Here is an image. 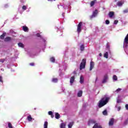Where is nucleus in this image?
Returning <instances> with one entry per match:
<instances>
[{
    "mask_svg": "<svg viewBox=\"0 0 128 128\" xmlns=\"http://www.w3.org/2000/svg\"><path fill=\"white\" fill-rule=\"evenodd\" d=\"M108 100H110V98L104 96V97L100 102L98 104V108H102L104 106H106L107 102H108Z\"/></svg>",
    "mask_w": 128,
    "mask_h": 128,
    "instance_id": "obj_1",
    "label": "nucleus"
},
{
    "mask_svg": "<svg viewBox=\"0 0 128 128\" xmlns=\"http://www.w3.org/2000/svg\"><path fill=\"white\" fill-rule=\"evenodd\" d=\"M86 59H83L82 62L80 64V70H82L83 68H86Z\"/></svg>",
    "mask_w": 128,
    "mask_h": 128,
    "instance_id": "obj_2",
    "label": "nucleus"
},
{
    "mask_svg": "<svg viewBox=\"0 0 128 128\" xmlns=\"http://www.w3.org/2000/svg\"><path fill=\"white\" fill-rule=\"evenodd\" d=\"M82 22H80L77 28V32L78 34L82 32Z\"/></svg>",
    "mask_w": 128,
    "mask_h": 128,
    "instance_id": "obj_3",
    "label": "nucleus"
},
{
    "mask_svg": "<svg viewBox=\"0 0 128 128\" xmlns=\"http://www.w3.org/2000/svg\"><path fill=\"white\" fill-rule=\"evenodd\" d=\"M98 10H96L94 12H93L92 15L90 16V18H96V16H98Z\"/></svg>",
    "mask_w": 128,
    "mask_h": 128,
    "instance_id": "obj_4",
    "label": "nucleus"
},
{
    "mask_svg": "<svg viewBox=\"0 0 128 128\" xmlns=\"http://www.w3.org/2000/svg\"><path fill=\"white\" fill-rule=\"evenodd\" d=\"M36 36H38V38H42V42H44V45L46 46V40L44 38V37L42 36L40 34L38 33L36 34Z\"/></svg>",
    "mask_w": 128,
    "mask_h": 128,
    "instance_id": "obj_5",
    "label": "nucleus"
},
{
    "mask_svg": "<svg viewBox=\"0 0 128 128\" xmlns=\"http://www.w3.org/2000/svg\"><path fill=\"white\" fill-rule=\"evenodd\" d=\"M108 74H105L104 76L103 80L102 81V83L105 84V82H106V81L108 80Z\"/></svg>",
    "mask_w": 128,
    "mask_h": 128,
    "instance_id": "obj_6",
    "label": "nucleus"
},
{
    "mask_svg": "<svg viewBox=\"0 0 128 128\" xmlns=\"http://www.w3.org/2000/svg\"><path fill=\"white\" fill-rule=\"evenodd\" d=\"M62 30H64V28L60 27V28H58L57 27V32H60L59 36H62Z\"/></svg>",
    "mask_w": 128,
    "mask_h": 128,
    "instance_id": "obj_7",
    "label": "nucleus"
},
{
    "mask_svg": "<svg viewBox=\"0 0 128 128\" xmlns=\"http://www.w3.org/2000/svg\"><path fill=\"white\" fill-rule=\"evenodd\" d=\"M94 63L92 62L91 61L90 62V70H92V68H94Z\"/></svg>",
    "mask_w": 128,
    "mask_h": 128,
    "instance_id": "obj_8",
    "label": "nucleus"
},
{
    "mask_svg": "<svg viewBox=\"0 0 128 128\" xmlns=\"http://www.w3.org/2000/svg\"><path fill=\"white\" fill-rule=\"evenodd\" d=\"M124 4V1H119L117 2V6H122V4Z\"/></svg>",
    "mask_w": 128,
    "mask_h": 128,
    "instance_id": "obj_9",
    "label": "nucleus"
},
{
    "mask_svg": "<svg viewBox=\"0 0 128 128\" xmlns=\"http://www.w3.org/2000/svg\"><path fill=\"white\" fill-rule=\"evenodd\" d=\"M26 8H28V6H23L22 7V10L23 11H20V10H18V12H20V14H22V12H24V10H26Z\"/></svg>",
    "mask_w": 128,
    "mask_h": 128,
    "instance_id": "obj_10",
    "label": "nucleus"
},
{
    "mask_svg": "<svg viewBox=\"0 0 128 128\" xmlns=\"http://www.w3.org/2000/svg\"><path fill=\"white\" fill-rule=\"evenodd\" d=\"M96 124V120H89L88 125L90 126V124Z\"/></svg>",
    "mask_w": 128,
    "mask_h": 128,
    "instance_id": "obj_11",
    "label": "nucleus"
},
{
    "mask_svg": "<svg viewBox=\"0 0 128 128\" xmlns=\"http://www.w3.org/2000/svg\"><path fill=\"white\" fill-rule=\"evenodd\" d=\"M74 122H70L68 124V128H72V126H74Z\"/></svg>",
    "mask_w": 128,
    "mask_h": 128,
    "instance_id": "obj_12",
    "label": "nucleus"
},
{
    "mask_svg": "<svg viewBox=\"0 0 128 128\" xmlns=\"http://www.w3.org/2000/svg\"><path fill=\"white\" fill-rule=\"evenodd\" d=\"M74 76H72L70 78V84L72 86V84H74Z\"/></svg>",
    "mask_w": 128,
    "mask_h": 128,
    "instance_id": "obj_13",
    "label": "nucleus"
},
{
    "mask_svg": "<svg viewBox=\"0 0 128 128\" xmlns=\"http://www.w3.org/2000/svg\"><path fill=\"white\" fill-rule=\"evenodd\" d=\"M22 30L26 32H28V28L26 26H22Z\"/></svg>",
    "mask_w": 128,
    "mask_h": 128,
    "instance_id": "obj_14",
    "label": "nucleus"
},
{
    "mask_svg": "<svg viewBox=\"0 0 128 128\" xmlns=\"http://www.w3.org/2000/svg\"><path fill=\"white\" fill-rule=\"evenodd\" d=\"M114 122V119L113 118H111L109 121V126H113Z\"/></svg>",
    "mask_w": 128,
    "mask_h": 128,
    "instance_id": "obj_15",
    "label": "nucleus"
},
{
    "mask_svg": "<svg viewBox=\"0 0 128 128\" xmlns=\"http://www.w3.org/2000/svg\"><path fill=\"white\" fill-rule=\"evenodd\" d=\"M48 114L49 116H50L52 118H54V114L52 113V112L49 111L48 112Z\"/></svg>",
    "mask_w": 128,
    "mask_h": 128,
    "instance_id": "obj_16",
    "label": "nucleus"
},
{
    "mask_svg": "<svg viewBox=\"0 0 128 128\" xmlns=\"http://www.w3.org/2000/svg\"><path fill=\"white\" fill-rule=\"evenodd\" d=\"M27 120H28V122H32L33 118H32V116L29 115V116H28V118H27Z\"/></svg>",
    "mask_w": 128,
    "mask_h": 128,
    "instance_id": "obj_17",
    "label": "nucleus"
},
{
    "mask_svg": "<svg viewBox=\"0 0 128 128\" xmlns=\"http://www.w3.org/2000/svg\"><path fill=\"white\" fill-rule=\"evenodd\" d=\"M60 114H58V113L56 112L55 114V118H56V120H58V118H60Z\"/></svg>",
    "mask_w": 128,
    "mask_h": 128,
    "instance_id": "obj_18",
    "label": "nucleus"
},
{
    "mask_svg": "<svg viewBox=\"0 0 128 128\" xmlns=\"http://www.w3.org/2000/svg\"><path fill=\"white\" fill-rule=\"evenodd\" d=\"M82 96V91L80 90L78 93V96L79 98H80Z\"/></svg>",
    "mask_w": 128,
    "mask_h": 128,
    "instance_id": "obj_19",
    "label": "nucleus"
},
{
    "mask_svg": "<svg viewBox=\"0 0 128 128\" xmlns=\"http://www.w3.org/2000/svg\"><path fill=\"white\" fill-rule=\"evenodd\" d=\"M18 46H19V48H24V44L22 42H19L18 44Z\"/></svg>",
    "mask_w": 128,
    "mask_h": 128,
    "instance_id": "obj_20",
    "label": "nucleus"
},
{
    "mask_svg": "<svg viewBox=\"0 0 128 128\" xmlns=\"http://www.w3.org/2000/svg\"><path fill=\"white\" fill-rule=\"evenodd\" d=\"M93 128H102V126H98L97 123L95 124L94 126H93Z\"/></svg>",
    "mask_w": 128,
    "mask_h": 128,
    "instance_id": "obj_21",
    "label": "nucleus"
},
{
    "mask_svg": "<svg viewBox=\"0 0 128 128\" xmlns=\"http://www.w3.org/2000/svg\"><path fill=\"white\" fill-rule=\"evenodd\" d=\"M96 0H94L92 1V2L90 3V6H93L94 5V4H96Z\"/></svg>",
    "mask_w": 128,
    "mask_h": 128,
    "instance_id": "obj_22",
    "label": "nucleus"
},
{
    "mask_svg": "<svg viewBox=\"0 0 128 128\" xmlns=\"http://www.w3.org/2000/svg\"><path fill=\"white\" fill-rule=\"evenodd\" d=\"M60 128H66V124L62 122L60 125Z\"/></svg>",
    "mask_w": 128,
    "mask_h": 128,
    "instance_id": "obj_23",
    "label": "nucleus"
},
{
    "mask_svg": "<svg viewBox=\"0 0 128 128\" xmlns=\"http://www.w3.org/2000/svg\"><path fill=\"white\" fill-rule=\"evenodd\" d=\"M104 58H108V52H106L104 54Z\"/></svg>",
    "mask_w": 128,
    "mask_h": 128,
    "instance_id": "obj_24",
    "label": "nucleus"
},
{
    "mask_svg": "<svg viewBox=\"0 0 128 128\" xmlns=\"http://www.w3.org/2000/svg\"><path fill=\"white\" fill-rule=\"evenodd\" d=\"M114 12H110L109 13L110 18H112V16H114Z\"/></svg>",
    "mask_w": 128,
    "mask_h": 128,
    "instance_id": "obj_25",
    "label": "nucleus"
},
{
    "mask_svg": "<svg viewBox=\"0 0 128 128\" xmlns=\"http://www.w3.org/2000/svg\"><path fill=\"white\" fill-rule=\"evenodd\" d=\"M58 80V78H52V82H57Z\"/></svg>",
    "mask_w": 128,
    "mask_h": 128,
    "instance_id": "obj_26",
    "label": "nucleus"
},
{
    "mask_svg": "<svg viewBox=\"0 0 128 128\" xmlns=\"http://www.w3.org/2000/svg\"><path fill=\"white\" fill-rule=\"evenodd\" d=\"M4 36H6V33H3V34L0 36V38L1 40H4Z\"/></svg>",
    "mask_w": 128,
    "mask_h": 128,
    "instance_id": "obj_27",
    "label": "nucleus"
},
{
    "mask_svg": "<svg viewBox=\"0 0 128 128\" xmlns=\"http://www.w3.org/2000/svg\"><path fill=\"white\" fill-rule=\"evenodd\" d=\"M80 83L84 84V77L82 76H80Z\"/></svg>",
    "mask_w": 128,
    "mask_h": 128,
    "instance_id": "obj_28",
    "label": "nucleus"
},
{
    "mask_svg": "<svg viewBox=\"0 0 128 128\" xmlns=\"http://www.w3.org/2000/svg\"><path fill=\"white\" fill-rule=\"evenodd\" d=\"M10 40H12L10 37H7V38H5L4 41L5 42H10Z\"/></svg>",
    "mask_w": 128,
    "mask_h": 128,
    "instance_id": "obj_29",
    "label": "nucleus"
},
{
    "mask_svg": "<svg viewBox=\"0 0 128 128\" xmlns=\"http://www.w3.org/2000/svg\"><path fill=\"white\" fill-rule=\"evenodd\" d=\"M48 122L46 121L45 122L44 125V128H48Z\"/></svg>",
    "mask_w": 128,
    "mask_h": 128,
    "instance_id": "obj_30",
    "label": "nucleus"
},
{
    "mask_svg": "<svg viewBox=\"0 0 128 128\" xmlns=\"http://www.w3.org/2000/svg\"><path fill=\"white\" fill-rule=\"evenodd\" d=\"M50 61L52 62H56V59L54 57H52L50 58Z\"/></svg>",
    "mask_w": 128,
    "mask_h": 128,
    "instance_id": "obj_31",
    "label": "nucleus"
},
{
    "mask_svg": "<svg viewBox=\"0 0 128 128\" xmlns=\"http://www.w3.org/2000/svg\"><path fill=\"white\" fill-rule=\"evenodd\" d=\"M80 48L81 52H82V50H84V44H82L80 46Z\"/></svg>",
    "mask_w": 128,
    "mask_h": 128,
    "instance_id": "obj_32",
    "label": "nucleus"
},
{
    "mask_svg": "<svg viewBox=\"0 0 128 128\" xmlns=\"http://www.w3.org/2000/svg\"><path fill=\"white\" fill-rule=\"evenodd\" d=\"M102 114H104V116H106L108 114V112L106 111V110H104V111H103Z\"/></svg>",
    "mask_w": 128,
    "mask_h": 128,
    "instance_id": "obj_33",
    "label": "nucleus"
},
{
    "mask_svg": "<svg viewBox=\"0 0 128 128\" xmlns=\"http://www.w3.org/2000/svg\"><path fill=\"white\" fill-rule=\"evenodd\" d=\"M113 80H118V76H116V75H114L113 76Z\"/></svg>",
    "mask_w": 128,
    "mask_h": 128,
    "instance_id": "obj_34",
    "label": "nucleus"
},
{
    "mask_svg": "<svg viewBox=\"0 0 128 128\" xmlns=\"http://www.w3.org/2000/svg\"><path fill=\"white\" fill-rule=\"evenodd\" d=\"M128 124V118L124 122V125L126 126Z\"/></svg>",
    "mask_w": 128,
    "mask_h": 128,
    "instance_id": "obj_35",
    "label": "nucleus"
},
{
    "mask_svg": "<svg viewBox=\"0 0 128 128\" xmlns=\"http://www.w3.org/2000/svg\"><path fill=\"white\" fill-rule=\"evenodd\" d=\"M4 62H6V58L0 59V62L4 64Z\"/></svg>",
    "mask_w": 128,
    "mask_h": 128,
    "instance_id": "obj_36",
    "label": "nucleus"
},
{
    "mask_svg": "<svg viewBox=\"0 0 128 128\" xmlns=\"http://www.w3.org/2000/svg\"><path fill=\"white\" fill-rule=\"evenodd\" d=\"M64 8H65L66 10V8H70V7L69 5H66V6H64Z\"/></svg>",
    "mask_w": 128,
    "mask_h": 128,
    "instance_id": "obj_37",
    "label": "nucleus"
},
{
    "mask_svg": "<svg viewBox=\"0 0 128 128\" xmlns=\"http://www.w3.org/2000/svg\"><path fill=\"white\" fill-rule=\"evenodd\" d=\"M29 56H31V58H34V53H30Z\"/></svg>",
    "mask_w": 128,
    "mask_h": 128,
    "instance_id": "obj_38",
    "label": "nucleus"
},
{
    "mask_svg": "<svg viewBox=\"0 0 128 128\" xmlns=\"http://www.w3.org/2000/svg\"><path fill=\"white\" fill-rule=\"evenodd\" d=\"M123 12H124V14H128V8L124 10Z\"/></svg>",
    "mask_w": 128,
    "mask_h": 128,
    "instance_id": "obj_39",
    "label": "nucleus"
},
{
    "mask_svg": "<svg viewBox=\"0 0 128 128\" xmlns=\"http://www.w3.org/2000/svg\"><path fill=\"white\" fill-rule=\"evenodd\" d=\"M107 49L108 50L109 54H110V46H108V45H107Z\"/></svg>",
    "mask_w": 128,
    "mask_h": 128,
    "instance_id": "obj_40",
    "label": "nucleus"
},
{
    "mask_svg": "<svg viewBox=\"0 0 128 128\" xmlns=\"http://www.w3.org/2000/svg\"><path fill=\"white\" fill-rule=\"evenodd\" d=\"M106 24H110V20H106Z\"/></svg>",
    "mask_w": 128,
    "mask_h": 128,
    "instance_id": "obj_41",
    "label": "nucleus"
},
{
    "mask_svg": "<svg viewBox=\"0 0 128 128\" xmlns=\"http://www.w3.org/2000/svg\"><path fill=\"white\" fill-rule=\"evenodd\" d=\"M118 20H115L114 21V24H118Z\"/></svg>",
    "mask_w": 128,
    "mask_h": 128,
    "instance_id": "obj_42",
    "label": "nucleus"
},
{
    "mask_svg": "<svg viewBox=\"0 0 128 128\" xmlns=\"http://www.w3.org/2000/svg\"><path fill=\"white\" fill-rule=\"evenodd\" d=\"M120 90H122V88H118V89H117V90H116V92H120Z\"/></svg>",
    "mask_w": 128,
    "mask_h": 128,
    "instance_id": "obj_43",
    "label": "nucleus"
},
{
    "mask_svg": "<svg viewBox=\"0 0 128 128\" xmlns=\"http://www.w3.org/2000/svg\"><path fill=\"white\" fill-rule=\"evenodd\" d=\"M30 66H34V62L30 63Z\"/></svg>",
    "mask_w": 128,
    "mask_h": 128,
    "instance_id": "obj_44",
    "label": "nucleus"
},
{
    "mask_svg": "<svg viewBox=\"0 0 128 128\" xmlns=\"http://www.w3.org/2000/svg\"><path fill=\"white\" fill-rule=\"evenodd\" d=\"M121 100H120V99H118V98L117 99V102L118 103V104H120V102H121Z\"/></svg>",
    "mask_w": 128,
    "mask_h": 128,
    "instance_id": "obj_45",
    "label": "nucleus"
},
{
    "mask_svg": "<svg viewBox=\"0 0 128 128\" xmlns=\"http://www.w3.org/2000/svg\"><path fill=\"white\" fill-rule=\"evenodd\" d=\"M62 67L60 66V68L59 70V72H60V74L62 72V70H61Z\"/></svg>",
    "mask_w": 128,
    "mask_h": 128,
    "instance_id": "obj_46",
    "label": "nucleus"
},
{
    "mask_svg": "<svg viewBox=\"0 0 128 128\" xmlns=\"http://www.w3.org/2000/svg\"><path fill=\"white\" fill-rule=\"evenodd\" d=\"M125 108L127 110H128V104H126Z\"/></svg>",
    "mask_w": 128,
    "mask_h": 128,
    "instance_id": "obj_47",
    "label": "nucleus"
},
{
    "mask_svg": "<svg viewBox=\"0 0 128 128\" xmlns=\"http://www.w3.org/2000/svg\"><path fill=\"white\" fill-rule=\"evenodd\" d=\"M26 0H20V2H26Z\"/></svg>",
    "mask_w": 128,
    "mask_h": 128,
    "instance_id": "obj_48",
    "label": "nucleus"
},
{
    "mask_svg": "<svg viewBox=\"0 0 128 128\" xmlns=\"http://www.w3.org/2000/svg\"><path fill=\"white\" fill-rule=\"evenodd\" d=\"M118 112H120V106L118 107Z\"/></svg>",
    "mask_w": 128,
    "mask_h": 128,
    "instance_id": "obj_49",
    "label": "nucleus"
},
{
    "mask_svg": "<svg viewBox=\"0 0 128 128\" xmlns=\"http://www.w3.org/2000/svg\"><path fill=\"white\" fill-rule=\"evenodd\" d=\"M0 82H2V76H0Z\"/></svg>",
    "mask_w": 128,
    "mask_h": 128,
    "instance_id": "obj_50",
    "label": "nucleus"
},
{
    "mask_svg": "<svg viewBox=\"0 0 128 128\" xmlns=\"http://www.w3.org/2000/svg\"><path fill=\"white\" fill-rule=\"evenodd\" d=\"M4 7H5V8H8V4H6L4 5Z\"/></svg>",
    "mask_w": 128,
    "mask_h": 128,
    "instance_id": "obj_51",
    "label": "nucleus"
},
{
    "mask_svg": "<svg viewBox=\"0 0 128 128\" xmlns=\"http://www.w3.org/2000/svg\"><path fill=\"white\" fill-rule=\"evenodd\" d=\"M118 70H116V69H115V70H114V72H118Z\"/></svg>",
    "mask_w": 128,
    "mask_h": 128,
    "instance_id": "obj_52",
    "label": "nucleus"
},
{
    "mask_svg": "<svg viewBox=\"0 0 128 128\" xmlns=\"http://www.w3.org/2000/svg\"><path fill=\"white\" fill-rule=\"evenodd\" d=\"M62 92H64V87H62Z\"/></svg>",
    "mask_w": 128,
    "mask_h": 128,
    "instance_id": "obj_53",
    "label": "nucleus"
},
{
    "mask_svg": "<svg viewBox=\"0 0 128 128\" xmlns=\"http://www.w3.org/2000/svg\"><path fill=\"white\" fill-rule=\"evenodd\" d=\"M62 16H63V18H64V12L62 14Z\"/></svg>",
    "mask_w": 128,
    "mask_h": 128,
    "instance_id": "obj_54",
    "label": "nucleus"
},
{
    "mask_svg": "<svg viewBox=\"0 0 128 128\" xmlns=\"http://www.w3.org/2000/svg\"><path fill=\"white\" fill-rule=\"evenodd\" d=\"M48 0V2H52V0L55 2V0Z\"/></svg>",
    "mask_w": 128,
    "mask_h": 128,
    "instance_id": "obj_55",
    "label": "nucleus"
},
{
    "mask_svg": "<svg viewBox=\"0 0 128 128\" xmlns=\"http://www.w3.org/2000/svg\"><path fill=\"white\" fill-rule=\"evenodd\" d=\"M66 66H63V68H64V70H66Z\"/></svg>",
    "mask_w": 128,
    "mask_h": 128,
    "instance_id": "obj_56",
    "label": "nucleus"
},
{
    "mask_svg": "<svg viewBox=\"0 0 128 128\" xmlns=\"http://www.w3.org/2000/svg\"><path fill=\"white\" fill-rule=\"evenodd\" d=\"M99 56H102V53L99 54Z\"/></svg>",
    "mask_w": 128,
    "mask_h": 128,
    "instance_id": "obj_57",
    "label": "nucleus"
},
{
    "mask_svg": "<svg viewBox=\"0 0 128 128\" xmlns=\"http://www.w3.org/2000/svg\"><path fill=\"white\" fill-rule=\"evenodd\" d=\"M124 51L126 52V54H128V53H126V48H124Z\"/></svg>",
    "mask_w": 128,
    "mask_h": 128,
    "instance_id": "obj_58",
    "label": "nucleus"
},
{
    "mask_svg": "<svg viewBox=\"0 0 128 128\" xmlns=\"http://www.w3.org/2000/svg\"><path fill=\"white\" fill-rule=\"evenodd\" d=\"M60 6H61V8L62 6H58V8H60Z\"/></svg>",
    "mask_w": 128,
    "mask_h": 128,
    "instance_id": "obj_59",
    "label": "nucleus"
},
{
    "mask_svg": "<svg viewBox=\"0 0 128 128\" xmlns=\"http://www.w3.org/2000/svg\"><path fill=\"white\" fill-rule=\"evenodd\" d=\"M96 80H98V78H96Z\"/></svg>",
    "mask_w": 128,
    "mask_h": 128,
    "instance_id": "obj_60",
    "label": "nucleus"
},
{
    "mask_svg": "<svg viewBox=\"0 0 128 128\" xmlns=\"http://www.w3.org/2000/svg\"><path fill=\"white\" fill-rule=\"evenodd\" d=\"M116 108H118V105H116Z\"/></svg>",
    "mask_w": 128,
    "mask_h": 128,
    "instance_id": "obj_61",
    "label": "nucleus"
},
{
    "mask_svg": "<svg viewBox=\"0 0 128 128\" xmlns=\"http://www.w3.org/2000/svg\"><path fill=\"white\" fill-rule=\"evenodd\" d=\"M1 70H4V69H1Z\"/></svg>",
    "mask_w": 128,
    "mask_h": 128,
    "instance_id": "obj_62",
    "label": "nucleus"
},
{
    "mask_svg": "<svg viewBox=\"0 0 128 128\" xmlns=\"http://www.w3.org/2000/svg\"><path fill=\"white\" fill-rule=\"evenodd\" d=\"M118 98H120V96H118Z\"/></svg>",
    "mask_w": 128,
    "mask_h": 128,
    "instance_id": "obj_63",
    "label": "nucleus"
},
{
    "mask_svg": "<svg viewBox=\"0 0 128 128\" xmlns=\"http://www.w3.org/2000/svg\"><path fill=\"white\" fill-rule=\"evenodd\" d=\"M34 110H36V108H34Z\"/></svg>",
    "mask_w": 128,
    "mask_h": 128,
    "instance_id": "obj_64",
    "label": "nucleus"
}]
</instances>
